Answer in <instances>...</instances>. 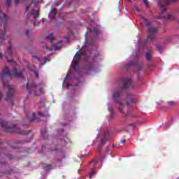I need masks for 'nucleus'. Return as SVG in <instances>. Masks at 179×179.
<instances>
[{"label": "nucleus", "instance_id": "13d9d810", "mask_svg": "<svg viewBox=\"0 0 179 179\" xmlns=\"http://www.w3.org/2000/svg\"><path fill=\"white\" fill-rule=\"evenodd\" d=\"M114 146H115V145H114V144H113V147L114 148Z\"/></svg>", "mask_w": 179, "mask_h": 179}, {"label": "nucleus", "instance_id": "c9c22d12", "mask_svg": "<svg viewBox=\"0 0 179 179\" xmlns=\"http://www.w3.org/2000/svg\"><path fill=\"white\" fill-rule=\"evenodd\" d=\"M29 33H30L29 30H27V31L25 32V35L29 37Z\"/></svg>", "mask_w": 179, "mask_h": 179}, {"label": "nucleus", "instance_id": "412c9836", "mask_svg": "<svg viewBox=\"0 0 179 179\" xmlns=\"http://www.w3.org/2000/svg\"><path fill=\"white\" fill-rule=\"evenodd\" d=\"M108 111H110V117L114 118V109H113V108H111V107H109Z\"/></svg>", "mask_w": 179, "mask_h": 179}, {"label": "nucleus", "instance_id": "49530a36", "mask_svg": "<svg viewBox=\"0 0 179 179\" xmlns=\"http://www.w3.org/2000/svg\"><path fill=\"white\" fill-rule=\"evenodd\" d=\"M44 22H45V18H43L42 22L44 23Z\"/></svg>", "mask_w": 179, "mask_h": 179}, {"label": "nucleus", "instance_id": "4d7b16f0", "mask_svg": "<svg viewBox=\"0 0 179 179\" xmlns=\"http://www.w3.org/2000/svg\"><path fill=\"white\" fill-rule=\"evenodd\" d=\"M131 0H128L129 2H130Z\"/></svg>", "mask_w": 179, "mask_h": 179}, {"label": "nucleus", "instance_id": "423d86ee", "mask_svg": "<svg viewBox=\"0 0 179 179\" xmlns=\"http://www.w3.org/2000/svg\"><path fill=\"white\" fill-rule=\"evenodd\" d=\"M3 89H6V87L8 88V92H6V96L5 97L6 101L10 103L11 106H13V99H12V97H13V94L15 93V88H13V86L8 85V83H3Z\"/></svg>", "mask_w": 179, "mask_h": 179}, {"label": "nucleus", "instance_id": "6e6552de", "mask_svg": "<svg viewBox=\"0 0 179 179\" xmlns=\"http://www.w3.org/2000/svg\"><path fill=\"white\" fill-rule=\"evenodd\" d=\"M26 90L29 94L31 93V92H33L34 95L36 97L40 96V94L37 92V84H36L35 83H28L26 85Z\"/></svg>", "mask_w": 179, "mask_h": 179}, {"label": "nucleus", "instance_id": "2eb2a0df", "mask_svg": "<svg viewBox=\"0 0 179 179\" xmlns=\"http://www.w3.org/2000/svg\"><path fill=\"white\" fill-rule=\"evenodd\" d=\"M31 16H34V19H38V17H40V14H38V11H37V10H35L34 8H31Z\"/></svg>", "mask_w": 179, "mask_h": 179}, {"label": "nucleus", "instance_id": "393cba45", "mask_svg": "<svg viewBox=\"0 0 179 179\" xmlns=\"http://www.w3.org/2000/svg\"><path fill=\"white\" fill-rule=\"evenodd\" d=\"M171 2H177V0H165L164 3L165 5H169Z\"/></svg>", "mask_w": 179, "mask_h": 179}, {"label": "nucleus", "instance_id": "a211bd4d", "mask_svg": "<svg viewBox=\"0 0 179 179\" xmlns=\"http://www.w3.org/2000/svg\"><path fill=\"white\" fill-rule=\"evenodd\" d=\"M6 55H8L9 57H12V55H13V52L12 51V47L9 46L6 51Z\"/></svg>", "mask_w": 179, "mask_h": 179}, {"label": "nucleus", "instance_id": "ddd939ff", "mask_svg": "<svg viewBox=\"0 0 179 179\" xmlns=\"http://www.w3.org/2000/svg\"><path fill=\"white\" fill-rule=\"evenodd\" d=\"M131 103H134V98L132 97V94H127L126 104L127 106H129L131 104Z\"/></svg>", "mask_w": 179, "mask_h": 179}, {"label": "nucleus", "instance_id": "3c124183", "mask_svg": "<svg viewBox=\"0 0 179 179\" xmlns=\"http://www.w3.org/2000/svg\"><path fill=\"white\" fill-rule=\"evenodd\" d=\"M57 150H58V149L52 150V151H55V152H57Z\"/></svg>", "mask_w": 179, "mask_h": 179}, {"label": "nucleus", "instance_id": "f704fd0d", "mask_svg": "<svg viewBox=\"0 0 179 179\" xmlns=\"http://www.w3.org/2000/svg\"><path fill=\"white\" fill-rule=\"evenodd\" d=\"M34 58H36L38 61H41V58L37 57L36 56H33Z\"/></svg>", "mask_w": 179, "mask_h": 179}, {"label": "nucleus", "instance_id": "a878e982", "mask_svg": "<svg viewBox=\"0 0 179 179\" xmlns=\"http://www.w3.org/2000/svg\"><path fill=\"white\" fill-rule=\"evenodd\" d=\"M11 2H12V0H6L7 9H9V6H10Z\"/></svg>", "mask_w": 179, "mask_h": 179}, {"label": "nucleus", "instance_id": "4be33fe9", "mask_svg": "<svg viewBox=\"0 0 179 179\" xmlns=\"http://www.w3.org/2000/svg\"><path fill=\"white\" fill-rule=\"evenodd\" d=\"M166 103H167V104H169V106L171 107H174V106H177V103H176V102H174L173 101H168Z\"/></svg>", "mask_w": 179, "mask_h": 179}, {"label": "nucleus", "instance_id": "5fc2aeb1", "mask_svg": "<svg viewBox=\"0 0 179 179\" xmlns=\"http://www.w3.org/2000/svg\"><path fill=\"white\" fill-rule=\"evenodd\" d=\"M43 138H44L45 139H47V138H48V137H44V136H43Z\"/></svg>", "mask_w": 179, "mask_h": 179}, {"label": "nucleus", "instance_id": "dca6fc26", "mask_svg": "<svg viewBox=\"0 0 179 179\" xmlns=\"http://www.w3.org/2000/svg\"><path fill=\"white\" fill-rule=\"evenodd\" d=\"M152 50H148V52L145 54V59L147 61H150L152 58Z\"/></svg>", "mask_w": 179, "mask_h": 179}, {"label": "nucleus", "instance_id": "c85d7f7f", "mask_svg": "<svg viewBox=\"0 0 179 179\" xmlns=\"http://www.w3.org/2000/svg\"><path fill=\"white\" fill-rule=\"evenodd\" d=\"M53 48L55 51H57V50H59V48L58 46H57L56 45H53Z\"/></svg>", "mask_w": 179, "mask_h": 179}, {"label": "nucleus", "instance_id": "b1692460", "mask_svg": "<svg viewBox=\"0 0 179 179\" xmlns=\"http://www.w3.org/2000/svg\"><path fill=\"white\" fill-rule=\"evenodd\" d=\"M144 23L146 26H150V24H152V22L148 19H144Z\"/></svg>", "mask_w": 179, "mask_h": 179}, {"label": "nucleus", "instance_id": "f8f14e48", "mask_svg": "<svg viewBox=\"0 0 179 179\" xmlns=\"http://www.w3.org/2000/svg\"><path fill=\"white\" fill-rule=\"evenodd\" d=\"M57 8H53L51 9L49 13V17L50 20H52L53 19H55V17L57 16Z\"/></svg>", "mask_w": 179, "mask_h": 179}, {"label": "nucleus", "instance_id": "ea45409f", "mask_svg": "<svg viewBox=\"0 0 179 179\" xmlns=\"http://www.w3.org/2000/svg\"><path fill=\"white\" fill-rule=\"evenodd\" d=\"M24 142H26V141H18L17 142V143H24Z\"/></svg>", "mask_w": 179, "mask_h": 179}, {"label": "nucleus", "instance_id": "c756f323", "mask_svg": "<svg viewBox=\"0 0 179 179\" xmlns=\"http://www.w3.org/2000/svg\"><path fill=\"white\" fill-rule=\"evenodd\" d=\"M6 58L8 62H9V64H13V62H13V59H8L7 57Z\"/></svg>", "mask_w": 179, "mask_h": 179}, {"label": "nucleus", "instance_id": "9d476101", "mask_svg": "<svg viewBox=\"0 0 179 179\" xmlns=\"http://www.w3.org/2000/svg\"><path fill=\"white\" fill-rule=\"evenodd\" d=\"M87 29L90 31V36H92V40H94L95 37H97V36L100 34V31H99V29L93 27L92 25H88Z\"/></svg>", "mask_w": 179, "mask_h": 179}, {"label": "nucleus", "instance_id": "bf43d9fd", "mask_svg": "<svg viewBox=\"0 0 179 179\" xmlns=\"http://www.w3.org/2000/svg\"><path fill=\"white\" fill-rule=\"evenodd\" d=\"M94 167H96V164L94 166Z\"/></svg>", "mask_w": 179, "mask_h": 179}, {"label": "nucleus", "instance_id": "f03ea898", "mask_svg": "<svg viewBox=\"0 0 179 179\" xmlns=\"http://www.w3.org/2000/svg\"><path fill=\"white\" fill-rule=\"evenodd\" d=\"M8 20H9V16L3 13L0 10V23H1V26L0 28V44H3V41H5V36H6L8 25L6 24V23L3 24V22H8Z\"/></svg>", "mask_w": 179, "mask_h": 179}, {"label": "nucleus", "instance_id": "39448f33", "mask_svg": "<svg viewBox=\"0 0 179 179\" xmlns=\"http://www.w3.org/2000/svg\"><path fill=\"white\" fill-rule=\"evenodd\" d=\"M6 76H8L10 79H12V78H23V73L22 72H17V67L14 68V73L12 74L10 73V69L9 67L6 66L3 69V75L1 76V79L3 80L6 78Z\"/></svg>", "mask_w": 179, "mask_h": 179}, {"label": "nucleus", "instance_id": "f257e3e1", "mask_svg": "<svg viewBox=\"0 0 179 179\" xmlns=\"http://www.w3.org/2000/svg\"><path fill=\"white\" fill-rule=\"evenodd\" d=\"M131 85H132V80L131 78H125L123 80V86L118 88L117 91L113 92L112 95V99L113 101L116 103L117 106H118V110L120 113L122 114V116L123 118H125V117H127L128 114H127V112L124 110V103H122V99H121V93H122V90L124 89H128V87H131Z\"/></svg>", "mask_w": 179, "mask_h": 179}, {"label": "nucleus", "instance_id": "e433bc0d", "mask_svg": "<svg viewBox=\"0 0 179 179\" xmlns=\"http://www.w3.org/2000/svg\"><path fill=\"white\" fill-rule=\"evenodd\" d=\"M38 115H39L41 117H44V113H43V112H39V113H38Z\"/></svg>", "mask_w": 179, "mask_h": 179}, {"label": "nucleus", "instance_id": "37998d69", "mask_svg": "<svg viewBox=\"0 0 179 179\" xmlns=\"http://www.w3.org/2000/svg\"><path fill=\"white\" fill-rule=\"evenodd\" d=\"M121 143H125V142H126V141H125V139H123V140H121Z\"/></svg>", "mask_w": 179, "mask_h": 179}, {"label": "nucleus", "instance_id": "58836bf2", "mask_svg": "<svg viewBox=\"0 0 179 179\" xmlns=\"http://www.w3.org/2000/svg\"><path fill=\"white\" fill-rule=\"evenodd\" d=\"M39 93H43V87H39Z\"/></svg>", "mask_w": 179, "mask_h": 179}, {"label": "nucleus", "instance_id": "20e7f679", "mask_svg": "<svg viewBox=\"0 0 179 179\" xmlns=\"http://www.w3.org/2000/svg\"><path fill=\"white\" fill-rule=\"evenodd\" d=\"M0 124L6 132L15 131L17 132V134H19L20 135H29V134H30V130H27V131L20 130V129L17 130L16 124H13V127H8V122H5L3 120H0Z\"/></svg>", "mask_w": 179, "mask_h": 179}, {"label": "nucleus", "instance_id": "6e6d98bb", "mask_svg": "<svg viewBox=\"0 0 179 179\" xmlns=\"http://www.w3.org/2000/svg\"><path fill=\"white\" fill-rule=\"evenodd\" d=\"M90 45H93V44L90 43Z\"/></svg>", "mask_w": 179, "mask_h": 179}, {"label": "nucleus", "instance_id": "bb28decb", "mask_svg": "<svg viewBox=\"0 0 179 179\" xmlns=\"http://www.w3.org/2000/svg\"><path fill=\"white\" fill-rule=\"evenodd\" d=\"M94 174H96V172H94V170H92L90 173V178L92 179V176H94Z\"/></svg>", "mask_w": 179, "mask_h": 179}, {"label": "nucleus", "instance_id": "f3484780", "mask_svg": "<svg viewBox=\"0 0 179 179\" xmlns=\"http://www.w3.org/2000/svg\"><path fill=\"white\" fill-rule=\"evenodd\" d=\"M86 69H87V71H93V64L87 62L86 66H85Z\"/></svg>", "mask_w": 179, "mask_h": 179}, {"label": "nucleus", "instance_id": "c03bdc74", "mask_svg": "<svg viewBox=\"0 0 179 179\" xmlns=\"http://www.w3.org/2000/svg\"><path fill=\"white\" fill-rule=\"evenodd\" d=\"M1 99H2V94L0 92V101H1Z\"/></svg>", "mask_w": 179, "mask_h": 179}, {"label": "nucleus", "instance_id": "a18cd8bd", "mask_svg": "<svg viewBox=\"0 0 179 179\" xmlns=\"http://www.w3.org/2000/svg\"><path fill=\"white\" fill-rule=\"evenodd\" d=\"M2 57H3V55H2V53H0V59L2 58Z\"/></svg>", "mask_w": 179, "mask_h": 179}, {"label": "nucleus", "instance_id": "cd10ccee", "mask_svg": "<svg viewBox=\"0 0 179 179\" xmlns=\"http://www.w3.org/2000/svg\"><path fill=\"white\" fill-rule=\"evenodd\" d=\"M29 8H30V5H26L25 6V13L27 12Z\"/></svg>", "mask_w": 179, "mask_h": 179}, {"label": "nucleus", "instance_id": "9b49d317", "mask_svg": "<svg viewBox=\"0 0 179 179\" xmlns=\"http://www.w3.org/2000/svg\"><path fill=\"white\" fill-rule=\"evenodd\" d=\"M127 66H134L137 71H142V66H141V64H139V63L136 62H134V61L129 62L127 64Z\"/></svg>", "mask_w": 179, "mask_h": 179}, {"label": "nucleus", "instance_id": "603ef678", "mask_svg": "<svg viewBox=\"0 0 179 179\" xmlns=\"http://www.w3.org/2000/svg\"><path fill=\"white\" fill-rule=\"evenodd\" d=\"M2 145V141L0 140V145Z\"/></svg>", "mask_w": 179, "mask_h": 179}, {"label": "nucleus", "instance_id": "8fccbe9b", "mask_svg": "<svg viewBox=\"0 0 179 179\" xmlns=\"http://www.w3.org/2000/svg\"><path fill=\"white\" fill-rule=\"evenodd\" d=\"M35 8H36V10H38V7L36 5H35Z\"/></svg>", "mask_w": 179, "mask_h": 179}, {"label": "nucleus", "instance_id": "72a5a7b5", "mask_svg": "<svg viewBox=\"0 0 179 179\" xmlns=\"http://www.w3.org/2000/svg\"><path fill=\"white\" fill-rule=\"evenodd\" d=\"M157 48L159 51V52H162V48H160V45H157Z\"/></svg>", "mask_w": 179, "mask_h": 179}, {"label": "nucleus", "instance_id": "4c0bfd02", "mask_svg": "<svg viewBox=\"0 0 179 179\" xmlns=\"http://www.w3.org/2000/svg\"><path fill=\"white\" fill-rule=\"evenodd\" d=\"M20 2V0H15V5H17Z\"/></svg>", "mask_w": 179, "mask_h": 179}, {"label": "nucleus", "instance_id": "2f4dec72", "mask_svg": "<svg viewBox=\"0 0 179 179\" xmlns=\"http://www.w3.org/2000/svg\"><path fill=\"white\" fill-rule=\"evenodd\" d=\"M133 9L134 10H136L137 12H141V10H139V8H138V7L136 6H134Z\"/></svg>", "mask_w": 179, "mask_h": 179}, {"label": "nucleus", "instance_id": "0eeeda50", "mask_svg": "<svg viewBox=\"0 0 179 179\" xmlns=\"http://www.w3.org/2000/svg\"><path fill=\"white\" fill-rule=\"evenodd\" d=\"M158 5L162 10V13L159 14V17H164L167 20H176V16L173 15L168 14L166 17L163 16V13L167 10V8L160 2V0H158Z\"/></svg>", "mask_w": 179, "mask_h": 179}, {"label": "nucleus", "instance_id": "1a4fd4ad", "mask_svg": "<svg viewBox=\"0 0 179 179\" xmlns=\"http://www.w3.org/2000/svg\"><path fill=\"white\" fill-rule=\"evenodd\" d=\"M159 28L152 27L148 29L149 35L147 36V41H153L156 37V33H157Z\"/></svg>", "mask_w": 179, "mask_h": 179}, {"label": "nucleus", "instance_id": "052dcab7", "mask_svg": "<svg viewBox=\"0 0 179 179\" xmlns=\"http://www.w3.org/2000/svg\"><path fill=\"white\" fill-rule=\"evenodd\" d=\"M128 114H129V111H128Z\"/></svg>", "mask_w": 179, "mask_h": 179}, {"label": "nucleus", "instance_id": "7c9ffc66", "mask_svg": "<svg viewBox=\"0 0 179 179\" xmlns=\"http://www.w3.org/2000/svg\"><path fill=\"white\" fill-rule=\"evenodd\" d=\"M7 157H8L10 160H12V159H13V155H7Z\"/></svg>", "mask_w": 179, "mask_h": 179}, {"label": "nucleus", "instance_id": "6ab92c4d", "mask_svg": "<svg viewBox=\"0 0 179 179\" xmlns=\"http://www.w3.org/2000/svg\"><path fill=\"white\" fill-rule=\"evenodd\" d=\"M107 141H108V138L104 135L101 139L100 145H104Z\"/></svg>", "mask_w": 179, "mask_h": 179}, {"label": "nucleus", "instance_id": "de8ad7c7", "mask_svg": "<svg viewBox=\"0 0 179 179\" xmlns=\"http://www.w3.org/2000/svg\"><path fill=\"white\" fill-rule=\"evenodd\" d=\"M69 87V84H67V85L66 86V89H68Z\"/></svg>", "mask_w": 179, "mask_h": 179}, {"label": "nucleus", "instance_id": "4468645a", "mask_svg": "<svg viewBox=\"0 0 179 179\" xmlns=\"http://www.w3.org/2000/svg\"><path fill=\"white\" fill-rule=\"evenodd\" d=\"M27 116L28 117L29 121H31V122H33V121L36 118V113L30 112L29 113H27Z\"/></svg>", "mask_w": 179, "mask_h": 179}, {"label": "nucleus", "instance_id": "7ed1b4c3", "mask_svg": "<svg viewBox=\"0 0 179 179\" xmlns=\"http://www.w3.org/2000/svg\"><path fill=\"white\" fill-rule=\"evenodd\" d=\"M82 59H84L85 62H87V56H86V53L85 52H77L75 55V58L73 59V62L71 64V69L66 76V78H64V80H66L68 78H69L71 75V72H72V69H76L78 68V66L79 65V62L82 61Z\"/></svg>", "mask_w": 179, "mask_h": 179}, {"label": "nucleus", "instance_id": "864d4df0", "mask_svg": "<svg viewBox=\"0 0 179 179\" xmlns=\"http://www.w3.org/2000/svg\"><path fill=\"white\" fill-rule=\"evenodd\" d=\"M94 162V161H92V162H90V163L92 164V163H93Z\"/></svg>", "mask_w": 179, "mask_h": 179}, {"label": "nucleus", "instance_id": "a19ab883", "mask_svg": "<svg viewBox=\"0 0 179 179\" xmlns=\"http://www.w3.org/2000/svg\"><path fill=\"white\" fill-rule=\"evenodd\" d=\"M35 75H36V78H38V72L35 71Z\"/></svg>", "mask_w": 179, "mask_h": 179}, {"label": "nucleus", "instance_id": "79ce46f5", "mask_svg": "<svg viewBox=\"0 0 179 179\" xmlns=\"http://www.w3.org/2000/svg\"><path fill=\"white\" fill-rule=\"evenodd\" d=\"M43 48H45L46 50H50V48H48V46H47V45H44Z\"/></svg>", "mask_w": 179, "mask_h": 179}, {"label": "nucleus", "instance_id": "aec40b11", "mask_svg": "<svg viewBox=\"0 0 179 179\" xmlns=\"http://www.w3.org/2000/svg\"><path fill=\"white\" fill-rule=\"evenodd\" d=\"M47 40H49L51 43V44H52V41L54 40V36L52 35V34H50L49 36H48L46 37Z\"/></svg>", "mask_w": 179, "mask_h": 179}, {"label": "nucleus", "instance_id": "5701e85b", "mask_svg": "<svg viewBox=\"0 0 179 179\" xmlns=\"http://www.w3.org/2000/svg\"><path fill=\"white\" fill-rule=\"evenodd\" d=\"M52 167V165L51 164H44L43 166V168L45 169V170H47L48 169H51Z\"/></svg>", "mask_w": 179, "mask_h": 179}, {"label": "nucleus", "instance_id": "473e14b6", "mask_svg": "<svg viewBox=\"0 0 179 179\" xmlns=\"http://www.w3.org/2000/svg\"><path fill=\"white\" fill-rule=\"evenodd\" d=\"M143 2H144V3H145V5L147 6V8H148V0H143Z\"/></svg>", "mask_w": 179, "mask_h": 179}, {"label": "nucleus", "instance_id": "09e8293b", "mask_svg": "<svg viewBox=\"0 0 179 179\" xmlns=\"http://www.w3.org/2000/svg\"><path fill=\"white\" fill-rule=\"evenodd\" d=\"M1 166H5V162L0 164Z\"/></svg>", "mask_w": 179, "mask_h": 179}]
</instances>
